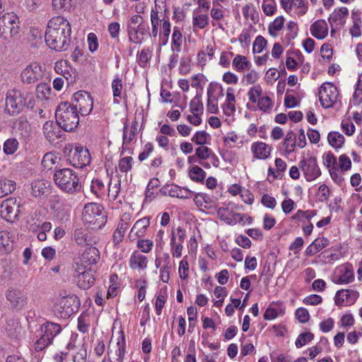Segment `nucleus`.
Segmentation results:
<instances>
[{"label": "nucleus", "instance_id": "f257e3e1", "mask_svg": "<svg viewBox=\"0 0 362 362\" xmlns=\"http://www.w3.org/2000/svg\"><path fill=\"white\" fill-rule=\"evenodd\" d=\"M71 28L70 23L61 16L49 20L45 35L47 46L55 51L67 49L71 41Z\"/></svg>", "mask_w": 362, "mask_h": 362}, {"label": "nucleus", "instance_id": "f03ea898", "mask_svg": "<svg viewBox=\"0 0 362 362\" xmlns=\"http://www.w3.org/2000/svg\"><path fill=\"white\" fill-rule=\"evenodd\" d=\"M5 105V111L8 114L18 115L23 107L33 108L34 107L33 94L26 90H10L6 93Z\"/></svg>", "mask_w": 362, "mask_h": 362}, {"label": "nucleus", "instance_id": "7ed1b4c3", "mask_svg": "<svg viewBox=\"0 0 362 362\" xmlns=\"http://www.w3.org/2000/svg\"><path fill=\"white\" fill-rule=\"evenodd\" d=\"M55 117L57 124L66 132L74 130L79 123L78 112L76 107L67 102L58 105L55 111Z\"/></svg>", "mask_w": 362, "mask_h": 362}, {"label": "nucleus", "instance_id": "20e7f679", "mask_svg": "<svg viewBox=\"0 0 362 362\" xmlns=\"http://www.w3.org/2000/svg\"><path fill=\"white\" fill-rule=\"evenodd\" d=\"M249 102L246 106L248 109L259 110L262 112L270 114L274 108V101L272 98L263 95V90L260 85L250 87L247 91Z\"/></svg>", "mask_w": 362, "mask_h": 362}, {"label": "nucleus", "instance_id": "39448f33", "mask_svg": "<svg viewBox=\"0 0 362 362\" xmlns=\"http://www.w3.org/2000/svg\"><path fill=\"white\" fill-rule=\"evenodd\" d=\"M54 180L60 189L68 193L79 192L81 188L77 174L71 168L57 170L54 175Z\"/></svg>", "mask_w": 362, "mask_h": 362}, {"label": "nucleus", "instance_id": "423d86ee", "mask_svg": "<svg viewBox=\"0 0 362 362\" xmlns=\"http://www.w3.org/2000/svg\"><path fill=\"white\" fill-rule=\"evenodd\" d=\"M298 165L307 182L317 180L322 174L316 156L310 151L303 152Z\"/></svg>", "mask_w": 362, "mask_h": 362}, {"label": "nucleus", "instance_id": "0eeeda50", "mask_svg": "<svg viewBox=\"0 0 362 362\" xmlns=\"http://www.w3.org/2000/svg\"><path fill=\"white\" fill-rule=\"evenodd\" d=\"M241 209H243V206L230 202L218 209L217 216L220 220L230 226H234L246 221L250 223L251 218L249 216L238 212Z\"/></svg>", "mask_w": 362, "mask_h": 362}, {"label": "nucleus", "instance_id": "6e6552de", "mask_svg": "<svg viewBox=\"0 0 362 362\" xmlns=\"http://www.w3.org/2000/svg\"><path fill=\"white\" fill-rule=\"evenodd\" d=\"M79 306V298L75 295H68L56 300L54 311L57 317L66 319L76 313Z\"/></svg>", "mask_w": 362, "mask_h": 362}, {"label": "nucleus", "instance_id": "1a4fd4ad", "mask_svg": "<svg viewBox=\"0 0 362 362\" xmlns=\"http://www.w3.org/2000/svg\"><path fill=\"white\" fill-rule=\"evenodd\" d=\"M82 218L84 223L99 228L106 222V216L103 206L95 203H89L85 205Z\"/></svg>", "mask_w": 362, "mask_h": 362}, {"label": "nucleus", "instance_id": "9d476101", "mask_svg": "<svg viewBox=\"0 0 362 362\" xmlns=\"http://www.w3.org/2000/svg\"><path fill=\"white\" fill-rule=\"evenodd\" d=\"M19 19L13 12H8L0 16V37L7 40L19 32Z\"/></svg>", "mask_w": 362, "mask_h": 362}, {"label": "nucleus", "instance_id": "9b49d317", "mask_svg": "<svg viewBox=\"0 0 362 362\" xmlns=\"http://www.w3.org/2000/svg\"><path fill=\"white\" fill-rule=\"evenodd\" d=\"M318 93L320 104L325 109L333 107L339 100V92L332 83H324L320 87Z\"/></svg>", "mask_w": 362, "mask_h": 362}, {"label": "nucleus", "instance_id": "f8f14e48", "mask_svg": "<svg viewBox=\"0 0 362 362\" xmlns=\"http://www.w3.org/2000/svg\"><path fill=\"white\" fill-rule=\"evenodd\" d=\"M76 281L77 286L81 289H88L95 283V276L90 267H84L81 264H74Z\"/></svg>", "mask_w": 362, "mask_h": 362}, {"label": "nucleus", "instance_id": "ddd939ff", "mask_svg": "<svg viewBox=\"0 0 362 362\" xmlns=\"http://www.w3.org/2000/svg\"><path fill=\"white\" fill-rule=\"evenodd\" d=\"M355 279L353 266L344 264L337 267L332 276L331 280L336 284H346L354 281Z\"/></svg>", "mask_w": 362, "mask_h": 362}, {"label": "nucleus", "instance_id": "4468645a", "mask_svg": "<svg viewBox=\"0 0 362 362\" xmlns=\"http://www.w3.org/2000/svg\"><path fill=\"white\" fill-rule=\"evenodd\" d=\"M72 104L76 109L78 108V112L82 115H89L93 107V102L91 96L85 91H78L72 96Z\"/></svg>", "mask_w": 362, "mask_h": 362}, {"label": "nucleus", "instance_id": "2eb2a0df", "mask_svg": "<svg viewBox=\"0 0 362 362\" xmlns=\"http://www.w3.org/2000/svg\"><path fill=\"white\" fill-rule=\"evenodd\" d=\"M20 214V202L16 198L4 200L1 206L2 218L8 222H15Z\"/></svg>", "mask_w": 362, "mask_h": 362}, {"label": "nucleus", "instance_id": "dca6fc26", "mask_svg": "<svg viewBox=\"0 0 362 362\" xmlns=\"http://www.w3.org/2000/svg\"><path fill=\"white\" fill-rule=\"evenodd\" d=\"M43 70L37 62H32L21 71V78L23 83H35L42 78Z\"/></svg>", "mask_w": 362, "mask_h": 362}, {"label": "nucleus", "instance_id": "f3484780", "mask_svg": "<svg viewBox=\"0 0 362 362\" xmlns=\"http://www.w3.org/2000/svg\"><path fill=\"white\" fill-rule=\"evenodd\" d=\"M70 160L74 166L78 168H82L90 163V155L86 148L76 145L75 148L71 151Z\"/></svg>", "mask_w": 362, "mask_h": 362}, {"label": "nucleus", "instance_id": "a211bd4d", "mask_svg": "<svg viewBox=\"0 0 362 362\" xmlns=\"http://www.w3.org/2000/svg\"><path fill=\"white\" fill-rule=\"evenodd\" d=\"M186 238L185 230L179 227L177 228V233L172 232L170 236V252L173 257L180 258L182 255L183 243Z\"/></svg>", "mask_w": 362, "mask_h": 362}, {"label": "nucleus", "instance_id": "6ab92c4d", "mask_svg": "<svg viewBox=\"0 0 362 362\" xmlns=\"http://www.w3.org/2000/svg\"><path fill=\"white\" fill-rule=\"evenodd\" d=\"M337 158L330 152H326L322 155L323 165L328 169L329 173L332 179L337 184L343 182V177L340 173H338L337 166Z\"/></svg>", "mask_w": 362, "mask_h": 362}, {"label": "nucleus", "instance_id": "aec40b11", "mask_svg": "<svg viewBox=\"0 0 362 362\" xmlns=\"http://www.w3.org/2000/svg\"><path fill=\"white\" fill-rule=\"evenodd\" d=\"M359 293L354 289H341L334 296V303L338 306H349L355 303Z\"/></svg>", "mask_w": 362, "mask_h": 362}, {"label": "nucleus", "instance_id": "412c9836", "mask_svg": "<svg viewBox=\"0 0 362 362\" xmlns=\"http://www.w3.org/2000/svg\"><path fill=\"white\" fill-rule=\"evenodd\" d=\"M160 192L165 196L176 197L178 199H189L193 192L185 187H181L175 184H168L160 189Z\"/></svg>", "mask_w": 362, "mask_h": 362}, {"label": "nucleus", "instance_id": "4be33fe9", "mask_svg": "<svg viewBox=\"0 0 362 362\" xmlns=\"http://www.w3.org/2000/svg\"><path fill=\"white\" fill-rule=\"evenodd\" d=\"M54 71L62 75L68 83H72L76 80V71L67 60H59L55 63Z\"/></svg>", "mask_w": 362, "mask_h": 362}, {"label": "nucleus", "instance_id": "5701e85b", "mask_svg": "<svg viewBox=\"0 0 362 362\" xmlns=\"http://www.w3.org/2000/svg\"><path fill=\"white\" fill-rule=\"evenodd\" d=\"M100 259V252L95 247H88L85 249L79 260L75 264H81L84 267H90L95 264Z\"/></svg>", "mask_w": 362, "mask_h": 362}, {"label": "nucleus", "instance_id": "b1692460", "mask_svg": "<svg viewBox=\"0 0 362 362\" xmlns=\"http://www.w3.org/2000/svg\"><path fill=\"white\" fill-rule=\"evenodd\" d=\"M252 158L257 160H266L270 157L272 147L263 141H255L250 146Z\"/></svg>", "mask_w": 362, "mask_h": 362}, {"label": "nucleus", "instance_id": "393cba45", "mask_svg": "<svg viewBox=\"0 0 362 362\" xmlns=\"http://www.w3.org/2000/svg\"><path fill=\"white\" fill-rule=\"evenodd\" d=\"M126 340L122 331H119L117 338V346L115 351H108L110 362H123L125 354Z\"/></svg>", "mask_w": 362, "mask_h": 362}, {"label": "nucleus", "instance_id": "a878e982", "mask_svg": "<svg viewBox=\"0 0 362 362\" xmlns=\"http://www.w3.org/2000/svg\"><path fill=\"white\" fill-rule=\"evenodd\" d=\"M148 30V26L143 24L137 26L127 25V31L129 40L134 44H141L144 40Z\"/></svg>", "mask_w": 362, "mask_h": 362}, {"label": "nucleus", "instance_id": "bb28decb", "mask_svg": "<svg viewBox=\"0 0 362 362\" xmlns=\"http://www.w3.org/2000/svg\"><path fill=\"white\" fill-rule=\"evenodd\" d=\"M149 226L150 218L148 217H144L136 221L129 233V240L134 241L136 238L145 236Z\"/></svg>", "mask_w": 362, "mask_h": 362}, {"label": "nucleus", "instance_id": "cd10ccee", "mask_svg": "<svg viewBox=\"0 0 362 362\" xmlns=\"http://www.w3.org/2000/svg\"><path fill=\"white\" fill-rule=\"evenodd\" d=\"M74 240L78 245H96L98 238L94 236L87 229L78 228L74 232Z\"/></svg>", "mask_w": 362, "mask_h": 362}, {"label": "nucleus", "instance_id": "c85d7f7f", "mask_svg": "<svg viewBox=\"0 0 362 362\" xmlns=\"http://www.w3.org/2000/svg\"><path fill=\"white\" fill-rule=\"evenodd\" d=\"M126 122H127V119H126ZM138 124L139 123L136 119L132 122L130 127L128 126L127 122L124 123L122 135L123 151L129 144L135 140L137 133Z\"/></svg>", "mask_w": 362, "mask_h": 362}, {"label": "nucleus", "instance_id": "c756f323", "mask_svg": "<svg viewBox=\"0 0 362 362\" xmlns=\"http://www.w3.org/2000/svg\"><path fill=\"white\" fill-rule=\"evenodd\" d=\"M148 258L138 251H134L129 259V266L138 272L144 271L148 267Z\"/></svg>", "mask_w": 362, "mask_h": 362}, {"label": "nucleus", "instance_id": "7c9ffc66", "mask_svg": "<svg viewBox=\"0 0 362 362\" xmlns=\"http://www.w3.org/2000/svg\"><path fill=\"white\" fill-rule=\"evenodd\" d=\"M348 15L349 10L346 7H340L334 10L328 18L332 26V33L334 31V26L337 28L338 25H343L345 23Z\"/></svg>", "mask_w": 362, "mask_h": 362}, {"label": "nucleus", "instance_id": "2f4dec72", "mask_svg": "<svg viewBox=\"0 0 362 362\" xmlns=\"http://www.w3.org/2000/svg\"><path fill=\"white\" fill-rule=\"evenodd\" d=\"M6 299L15 308H22L26 303L23 292L19 288H11L6 293Z\"/></svg>", "mask_w": 362, "mask_h": 362}, {"label": "nucleus", "instance_id": "473e14b6", "mask_svg": "<svg viewBox=\"0 0 362 362\" xmlns=\"http://www.w3.org/2000/svg\"><path fill=\"white\" fill-rule=\"evenodd\" d=\"M59 126L54 123L53 121H47L43 125L44 135L49 142H54L61 136V130Z\"/></svg>", "mask_w": 362, "mask_h": 362}, {"label": "nucleus", "instance_id": "72a5a7b5", "mask_svg": "<svg viewBox=\"0 0 362 362\" xmlns=\"http://www.w3.org/2000/svg\"><path fill=\"white\" fill-rule=\"evenodd\" d=\"M15 236L13 233L6 230L0 231V251L4 253H10L13 250V243Z\"/></svg>", "mask_w": 362, "mask_h": 362}, {"label": "nucleus", "instance_id": "f704fd0d", "mask_svg": "<svg viewBox=\"0 0 362 362\" xmlns=\"http://www.w3.org/2000/svg\"><path fill=\"white\" fill-rule=\"evenodd\" d=\"M311 35L318 40L325 38L328 35V26L325 20H318L310 25Z\"/></svg>", "mask_w": 362, "mask_h": 362}, {"label": "nucleus", "instance_id": "c9c22d12", "mask_svg": "<svg viewBox=\"0 0 362 362\" xmlns=\"http://www.w3.org/2000/svg\"><path fill=\"white\" fill-rule=\"evenodd\" d=\"M285 308L280 302H272L264 313V318L267 320H272L279 316L284 315Z\"/></svg>", "mask_w": 362, "mask_h": 362}, {"label": "nucleus", "instance_id": "e433bc0d", "mask_svg": "<svg viewBox=\"0 0 362 362\" xmlns=\"http://www.w3.org/2000/svg\"><path fill=\"white\" fill-rule=\"evenodd\" d=\"M62 331L61 326L57 323L47 322L40 326V332L53 341L54 338Z\"/></svg>", "mask_w": 362, "mask_h": 362}, {"label": "nucleus", "instance_id": "4c0bfd02", "mask_svg": "<svg viewBox=\"0 0 362 362\" xmlns=\"http://www.w3.org/2000/svg\"><path fill=\"white\" fill-rule=\"evenodd\" d=\"M329 244V240L327 238L319 237L308 246L305 251V255L308 257L313 256L325 247H327Z\"/></svg>", "mask_w": 362, "mask_h": 362}, {"label": "nucleus", "instance_id": "58836bf2", "mask_svg": "<svg viewBox=\"0 0 362 362\" xmlns=\"http://www.w3.org/2000/svg\"><path fill=\"white\" fill-rule=\"evenodd\" d=\"M216 87L211 83L207 88V111L211 114H216L218 111V98L214 95Z\"/></svg>", "mask_w": 362, "mask_h": 362}, {"label": "nucleus", "instance_id": "ea45409f", "mask_svg": "<svg viewBox=\"0 0 362 362\" xmlns=\"http://www.w3.org/2000/svg\"><path fill=\"white\" fill-rule=\"evenodd\" d=\"M15 129L18 134L23 138H28L33 133V128L24 117H19L15 123Z\"/></svg>", "mask_w": 362, "mask_h": 362}, {"label": "nucleus", "instance_id": "a19ab883", "mask_svg": "<svg viewBox=\"0 0 362 362\" xmlns=\"http://www.w3.org/2000/svg\"><path fill=\"white\" fill-rule=\"evenodd\" d=\"M196 156L202 160L212 159L213 165L216 167L218 166L219 163L218 157L213 152V151L207 146L202 145L195 150Z\"/></svg>", "mask_w": 362, "mask_h": 362}, {"label": "nucleus", "instance_id": "79ce46f5", "mask_svg": "<svg viewBox=\"0 0 362 362\" xmlns=\"http://www.w3.org/2000/svg\"><path fill=\"white\" fill-rule=\"evenodd\" d=\"M232 66L236 71L243 72L249 71L252 66V64L245 56L236 54L232 61Z\"/></svg>", "mask_w": 362, "mask_h": 362}, {"label": "nucleus", "instance_id": "37998d69", "mask_svg": "<svg viewBox=\"0 0 362 362\" xmlns=\"http://www.w3.org/2000/svg\"><path fill=\"white\" fill-rule=\"evenodd\" d=\"M111 88L114 98L113 102L115 104H119V100L118 98H121L122 92L123 90L122 81L119 75L116 76L115 78L112 80Z\"/></svg>", "mask_w": 362, "mask_h": 362}, {"label": "nucleus", "instance_id": "c03bdc74", "mask_svg": "<svg viewBox=\"0 0 362 362\" xmlns=\"http://www.w3.org/2000/svg\"><path fill=\"white\" fill-rule=\"evenodd\" d=\"M285 23V18L283 16H277L273 22L269 23L268 26V32L269 35L274 37H276L279 31L284 28Z\"/></svg>", "mask_w": 362, "mask_h": 362}, {"label": "nucleus", "instance_id": "a18cd8bd", "mask_svg": "<svg viewBox=\"0 0 362 362\" xmlns=\"http://www.w3.org/2000/svg\"><path fill=\"white\" fill-rule=\"evenodd\" d=\"M182 38L183 37L181 29L178 26H175L173 28L171 42V48L173 51H175L177 52H180L183 41Z\"/></svg>", "mask_w": 362, "mask_h": 362}, {"label": "nucleus", "instance_id": "49530a36", "mask_svg": "<svg viewBox=\"0 0 362 362\" xmlns=\"http://www.w3.org/2000/svg\"><path fill=\"white\" fill-rule=\"evenodd\" d=\"M315 210H298L291 217V219L298 222L304 223L305 221L309 222L312 218L316 215Z\"/></svg>", "mask_w": 362, "mask_h": 362}, {"label": "nucleus", "instance_id": "de8ad7c7", "mask_svg": "<svg viewBox=\"0 0 362 362\" xmlns=\"http://www.w3.org/2000/svg\"><path fill=\"white\" fill-rule=\"evenodd\" d=\"M16 189V183L5 178L0 179V199L11 194Z\"/></svg>", "mask_w": 362, "mask_h": 362}, {"label": "nucleus", "instance_id": "09e8293b", "mask_svg": "<svg viewBox=\"0 0 362 362\" xmlns=\"http://www.w3.org/2000/svg\"><path fill=\"white\" fill-rule=\"evenodd\" d=\"M327 140L330 146L335 149L341 148L344 144V136L338 132H332L328 134Z\"/></svg>", "mask_w": 362, "mask_h": 362}, {"label": "nucleus", "instance_id": "8fccbe9b", "mask_svg": "<svg viewBox=\"0 0 362 362\" xmlns=\"http://www.w3.org/2000/svg\"><path fill=\"white\" fill-rule=\"evenodd\" d=\"M49 182L45 180H36L32 183V194L35 197H40L44 194L47 190Z\"/></svg>", "mask_w": 362, "mask_h": 362}, {"label": "nucleus", "instance_id": "3c124183", "mask_svg": "<svg viewBox=\"0 0 362 362\" xmlns=\"http://www.w3.org/2000/svg\"><path fill=\"white\" fill-rule=\"evenodd\" d=\"M121 181L119 178H111L108 187V197L110 200H115L120 191Z\"/></svg>", "mask_w": 362, "mask_h": 362}, {"label": "nucleus", "instance_id": "603ef678", "mask_svg": "<svg viewBox=\"0 0 362 362\" xmlns=\"http://www.w3.org/2000/svg\"><path fill=\"white\" fill-rule=\"evenodd\" d=\"M338 173L342 176V173L347 172L351 168V160L346 154H341L339 156L337 162Z\"/></svg>", "mask_w": 362, "mask_h": 362}, {"label": "nucleus", "instance_id": "864d4df0", "mask_svg": "<svg viewBox=\"0 0 362 362\" xmlns=\"http://www.w3.org/2000/svg\"><path fill=\"white\" fill-rule=\"evenodd\" d=\"M189 111L191 113L204 114V105L202 95L197 93L189 102Z\"/></svg>", "mask_w": 362, "mask_h": 362}, {"label": "nucleus", "instance_id": "5fc2aeb1", "mask_svg": "<svg viewBox=\"0 0 362 362\" xmlns=\"http://www.w3.org/2000/svg\"><path fill=\"white\" fill-rule=\"evenodd\" d=\"M90 325V316L89 314L83 313L78 317L77 328L81 333H87Z\"/></svg>", "mask_w": 362, "mask_h": 362}, {"label": "nucleus", "instance_id": "6e6d98bb", "mask_svg": "<svg viewBox=\"0 0 362 362\" xmlns=\"http://www.w3.org/2000/svg\"><path fill=\"white\" fill-rule=\"evenodd\" d=\"M165 264L160 268V279L164 283H168L170 280V270L171 268L170 257L168 253L164 254Z\"/></svg>", "mask_w": 362, "mask_h": 362}, {"label": "nucleus", "instance_id": "4d7b16f0", "mask_svg": "<svg viewBox=\"0 0 362 362\" xmlns=\"http://www.w3.org/2000/svg\"><path fill=\"white\" fill-rule=\"evenodd\" d=\"M209 18L207 14H193L192 25L194 28L204 29L209 25Z\"/></svg>", "mask_w": 362, "mask_h": 362}, {"label": "nucleus", "instance_id": "13d9d810", "mask_svg": "<svg viewBox=\"0 0 362 362\" xmlns=\"http://www.w3.org/2000/svg\"><path fill=\"white\" fill-rule=\"evenodd\" d=\"M298 32V24L292 21H288L286 26L285 39L288 42H291L292 40L295 39L297 37Z\"/></svg>", "mask_w": 362, "mask_h": 362}, {"label": "nucleus", "instance_id": "bf43d9fd", "mask_svg": "<svg viewBox=\"0 0 362 362\" xmlns=\"http://www.w3.org/2000/svg\"><path fill=\"white\" fill-rule=\"evenodd\" d=\"M168 293L166 291H160L156 296L155 302L156 313L158 315H160L162 310L167 301Z\"/></svg>", "mask_w": 362, "mask_h": 362}, {"label": "nucleus", "instance_id": "052dcab7", "mask_svg": "<svg viewBox=\"0 0 362 362\" xmlns=\"http://www.w3.org/2000/svg\"><path fill=\"white\" fill-rule=\"evenodd\" d=\"M90 190L98 197H101L105 195V186L102 180L99 179H95L91 182Z\"/></svg>", "mask_w": 362, "mask_h": 362}, {"label": "nucleus", "instance_id": "680f3d73", "mask_svg": "<svg viewBox=\"0 0 362 362\" xmlns=\"http://www.w3.org/2000/svg\"><path fill=\"white\" fill-rule=\"evenodd\" d=\"M189 176L194 182H202L206 176L205 171L197 165L193 166L189 171Z\"/></svg>", "mask_w": 362, "mask_h": 362}, {"label": "nucleus", "instance_id": "e2e57ef3", "mask_svg": "<svg viewBox=\"0 0 362 362\" xmlns=\"http://www.w3.org/2000/svg\"><path fill=\"white\" fill-rule=\"evenodd\" d=\"M18 148V141L17 139L11 138L6 139L3 146V151L6 155L13 154Z\"/></svg>", "mask_w": 362, "mask_h": 362}, {"label": "nucleus", "instance_id": "0e129e2a", "mask_svg": "<svg viewBox=\"0 0 362 362\" xmlns=\"http://www.w3.org/2000/svg\"><path fill=\"white\" fill-rule=\"evenodd\" d=\"M118 276L116 274H113L110 277V286L107 290V298H113L117 296V291L119 288V283L117 282Z\"/></svg>", "mask_w": 362, "mask_h": 362}, {"label": "nucleus", "instance_id": "69168bd1", "mask_svg": "<svg viewBox=\"0 0 362 362\" xmlns=\"http://www.w3.org/2000/svg\"><path fill=\"white\" fill-rule=\"evenodd\" d=\"M152 50L149 48L143 49L137 57V62L139 65L141 67H145L149 62L151 58Z\"/></svg>", "mask_w": 362, "mask_h": 362}, {"label": "nucleus", "instance_id": "338daca9", "mask_svg": "<svg viewBox=\"0 0 362 362\" xmlns=\"http://www.w3.org/2000/svg\"><path fill=\"white\" fill-rule=\"evenodd\" d=\"M57 156L52 153H46L42 160V165L45 170H51L56 164Z\"/></svg>", "mask_w": 362, "mask_h": 362}, {"label": "nucleus", "instance_id": "774afa93", "mask_svg": "<svg viewBox=\"0 0 362 362\" xmlns=\"http://www.w3.org/2000/svg\"><path fill=\"white\" fill-rule=\"evenodd\" d=\"M362 103V84L357 82L350 104L357 106Z\"/></svg>", "mask_w": 362, "mask_h": 362}]
</instances>
